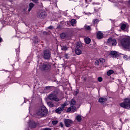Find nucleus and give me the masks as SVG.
<instances>
[{"label":"nucleus","instance_id":"nucleus-42","mask_svg":"<svg viewBox=\"0 0 130 130\" xmlns=\"http://www.w3.org/2000/svg\"><path fill=\"white\" fill-rule=\"evenodd\" d=\"M75 94L77 95V94H79V90H77L75 92Z\"/></svg>","mask_w":130,"mask_h":130},{"label":"nucleus","instance_id":"nucleus-20","mask_svg":"<svg viewBox=\"0 0 130 130\" xmlns=\"http://www.w3.org/2000/svg\"><path fill=\"white\" fill-rule=\"evenodd\" d=\"M77 103V102L75 101L74 100H72L70 102V105L71 106H73L74 105H76V104Z\"/></svg>","mask_w":130,"mask_h":130},{"label":"nucleus","instance_id":"nucleus-6","mask_svg":"<svg viewBox=\"0 0 130 130\" xmlns=\"http://www.w3.org/2000/svg\"><path fill=\"white\" fill-rule=\"evenodd\" d=\"M37 17L39 19H44L46 17V12L43 11H40L37 14Z\"/></svg>","mask_w":130,"mask_h":130},{"label":"nucleus","instance_id":"nucleus-21","mask_svg":"<svg viewBox=\"0 0 130 130\" xmlns=\"http://www.w3.org/2000/svg\"><path fill=\"white\" fill-rule=\"evenodd\" d=\"M121 29L122 30H125L126 29V24H121Z\"/></svg>","mask_w":130,"mask_h":130},{"label":"nucleus","instance_id":"nucleus-25","mask_svg":"<svg viewBox=\"0 0 130 130\" xmlns=\"http://www.w3.org/2000/svg\"><path fill=\"white\" fill-rule=\"evenodd\" d=\"M67 105H69V102L68 101H66L65 102V103L61 105V107H62V108H64L65 106H67Z\"/></svg>","mask_w":130,"mask_h":130},{"label":"nucleus","instance_id":"nucleus-15","mask_svg":"<svg viewBox=\"0 0 130 130\" xmlns=\"http://www.w3.org/2000/svg\"><path fill=\"white\" fill-rule=\"evenodd\" d=\"M29 127L31 128H35V127H36V123L34 121L30 122Z\"/></svg>","mask_w":130,"mask_h":130},{"label":"nucleus","instance_id":"nucleus-19","mask_svg":"<svg viewBox=\"0 0 130 130\" xmlns=\"http://www.w3.org/2000/svg\"><path fill=\"white\" fill-rule=\"evenodd\" d=\"M84 28L85 29V30H86L87 31H91V26H89V25H85L84 26Z\"/></svg>","mask_w":130,"mask_h":130},{"label":"nucleus","instance_id":"nucleus-13","mask_svg":"<svg viewBox=\"0 0 130 130\" xmlns=\"http://www.w3.org/2000/svg\"><path fill=\"white\" fill-rule=\"evenodd\" d=\"M106 101H107L106 98H101L99 100V102L101 103V104H104Z\"/></svg>","mask_w":130,"mask_h":130},{"label":"nucleus","instance_id":"nucleus-11","mask_svg":"<svg viewBox=\"0 0 130 130\" xmlns=\"http://www.w3.org/2000/svg\"><path fill=\"white\" fill-rule=\"evenodd\" d=\"M110 55H111L112 57H118L119 54L115 51H112L110 52Z\"/></svg>","mask_w":130,"mask_h":130},{"label":"nucleus","instance_id":"nucleus-26","mask_svg":"<svg viewBox=\"0 0 130 130\" xmlns=\"http://www.w3.org/2000/svg\"><path fill=\"white\" fill-rule=\"evenodd\" d=\"M76 23H77V21L75 19H72L71 21V24L72 25L74 26V25H75V24H76Z\"/></svg>","mask_w":130,"mask_h":130},{"label":"nucleus","instance_id":"nucleus-2","mask_svg":"<svg viewBox=\"0 0 130 130\" xmlns=\"http://www.w3.org/2000/svg\"><path fill=\"white\" fill-rule=\"evenodd\" d=\"M121 44L125 48H130V38H124L121 41Z\"/></svg>","mask_w":130,"mask_h":130},{"label":"nucleus","instance_id":"nucleus-38","mask_svg":"<svg viewBox=\"0 0 130 130\" xmlns=\"http://www.w3.org/2000/svg\"><path fill=\"white\" fill-rule=\"evenodd\" d=\"M34 3L37 4L38 3V0H32Z\"/></svg>","mask_w":130,"mask_h":130},{"label":"nucleus","instance_id":"nucleus-24","mask_svg":"<svg viewBox=\"0 0 130 130\" xmlns=\"http://www.w3.org/2000/svg\"><path fill=\"white\" fill-rule=\"evenodd\" d=\"M60 37L62 39H64L65 38L67 37V35H66V34H64V33H62V34H60Z\"/></svg>","mask_w":130,"mask_h":130},{"label":"nucleus","instance_id":"nucleus-22","mask_svg":"<svg viewBox=\"0 0 130 130\" xmlns=\"http://www.w3.org/2000/svg\"><path fill=\"white\" fill-rule=\"evenodd\" d=\"M47 105L49 107H53V106H54V105L53 104V103H52L51 102H48L47 103Z\"/></svg>","mask_w":130,"mask_h":130},{"label":"nucleus","instance_id":"nucleus-41","mask_svg":"<svg viewBox=\"0 0 130 130\" xmlns=\"http://www.w3.org/2000/svg\"><path fill=\"white\" fill-rule=\"evenodd\" d=\"M53 27L52 26H50L48 27V29H52Z\"/></svg>","mask_w":130,"mask_h":130},{"label":"nucleus","instance_id":"nucleus-10","mask_svg":"<svg viewBox=\"0 0 130 130\" xmlns=\"http://www.w3.org/2000/svg\"><path fill=\"white\" fill-rule=\"evenodd\" d=\"M77 110V108L75 106H71L69 108H68L67 110V112H72L73 113V112H75Z\"/></svg>","mask_w":130,"mask_h":130},{"label":"nucleus","instance_id":"nucleus-4","mask_svg":"<svg viewBox=\"0 0 130 130\" xmlns=\"http://www.w3.org/2000/svg\"><path fill=\"white\" fill-rule=\"evenodd\" d=\"M120 106H121V107H122L123 108L128 109V108H130V99H125L124 102L120 104Z\"/></svg>","mask_w":130,"mask_h":130},{"label":"nucleus","instance_id":"nucleus-31","mask_svg":"<svg viewBox=\"0 0 130 130\" xmlns=\"http://www.w3.org/2000/svg\"><path fill=\"white\" fill-rule=\"evenodd\" d=\"M58 123V121L57 120L53 121L52 122V123L53 125H56V124H57Z\"/></svg>","mask_w":130,"mask_h":130},{"label":"nucleus","instance_id":"nucleus-23","mask_svg":"<svg viewBox=\"0 0 130 130\" xmlns=\"http://www.w3.org/2000/svg\"><path fill=\"white\" fill-rule=\"evenodd\" d=\"M29 6V8L28 9V12H30V11L32 10V8H33V7H34V4H33V3H30Z\"/></svg>","mask_w":130,"mask_h":130},{"label":"nucleus","instance_id":"nucleus-14","mask_svg":"<svg viewBox=\"0 0 130 130\" xmlns=\"http://www.w3.org/2000/svg\"><path fill=\"white\" fill-rule=\"evenodd\" d=\"M97 38L98 39H102L103 38V34L101 31H99L97 34Z\"/></svg>","mask_w":130,"mask_h":130},{"label":"nucleus","instance_id":"nucleus-9","mask_svg":"<svg viewBox=\"0 0 130 130\" xmlns=\"http://www.w3.org/2000/svg\"><path fill=\"white\" fill-rule=\"evenodd\" d=\"M64 122L65 123V125L66 126H67V127H70V126H71V124H72V123H73V121H72V120H70L69 119H66L64 120Z\"/></svg>","mask_w":130,"mask_h":130},{"label":"nucleus","instance_id":"nucleus-1","mask_svg":"<svg viewBox=\"0 0 130 130\" xmlns=\"http://www.w3.org/2000/svg\"><path fill=\"white\" fill-rule=\"evenodd\" d=\"M48 113V111L45 106L41 107L37 112V114L38 116H41V117L43 116H46Z\"/></svg>","mask_w":130,"mask_h":130},{"label":"nucleus","instance_id":"nucleus-37","mask_svg":"<svg viewBox=\"0 0 130 130\" xmlns=\"http://www.w3.org/2000/svg\"><path fill=\"white\" fill-rule=\"evenodd\" d=\"M59 124L61 127H63V124L62 123V122H60Z\"/></svg>","mask_w":130,"mask_h":130},{"label":"nucleus","instance_id":"nucleus-28","mask_svg":"<svg viewBox=\"0 0 130 130\" xmlns=\"http://www.w3.org/2000/svg\"><path fill=\"white\" fill-rule=\"evenodd\" d=\"M113 73V70H109V71L107 72V75L108 76H110L111 75H112Z\"/></svg>","mask_w":130,"mask_h":130},{"label":"nucleus","instance_id":"nucleus-5","mask_svg":"<svg viewBox=\"0 0 130 130\" xmlns=\"http://www.w3.org/2000/svg\"><path fill=\"white\" fill-rule=\"evenodd\" d=\"M48 98H49V100H51V101H55L56 102H58V101H59V100H60L58 99V98H57L56 95H55L54 94H49Z\"/></svg>","mask_w":130,"mask_h":130},{"label":"nucleus","instance_id":"nucleus-46","mask_svg":"<svg viewBox=\"0 0 130 130\" xmlns=\"http://www.w3.org/2000/svg\"><path fill=\"white\" fill-rule=\"evenodd\" d=\"M128 59L129 60H130V56L128 57Z\"/></svg>","mask_w":130,"mask_h":130},{"label":"nucleus","instance_id":"nucleus-7","mask_svg":"<svg viewBox=\"0 0 130 130\" xmlns=\"http://www.w3.org/2000/svg\"><path fill=\"white\" fill-rule=\"evenodd\" d=\"M43 57L45 59H49V58H50V52H49V50H45L44 51Z\"/></svg>","mask_w":130,"mask_h":130},{"label":"nucleus","instance_id":"nucleus-17","mask_svg":"<svg viewBox=\"0 0 130 130\" xmlns=\"http://www.w3.org/2000/svg\"><path fill=\"white\" fill-rule=\"evenodd\" d=\"M76 119L78 121V122H81L82 121V115H78L76 117Z\"/></svg>","mask_w":130,"mask_h":130},{"label":"nucleus","instance_id":"nucleus-44","mask_svg":"<svg viewBox=\"0 0 130 130\" xmlns=\"http://www.w3.org/2000/svg\"><path fill=\"white\" fill-rule=\"evenodd\" d=\"M2 41H3V39H2V38H0V42H2Z\"/></svg>","mask_w":130,"mask_h":130},{"label":"nucleus","instance_id":"nucleus-8","mask_svg":"<svg viewBox=\"0 0 130 130\" xmlns=\"http://www.w3.org/2000/svg\"><path fill=\"white\" fill-rule=\"evenodd\" d=\"M108 43L109 44V45H112L113 46H114L116 45V40L109 38L108 40Z\"/></svg>","mask_w":130,"mask_h":130},{"label":"nucleus","instance_id":"nucleus-30","mask_svg":"<svg viewBox=\"0 0 130 130\" xmlns=\"http://www.w3.org/2000/svg\"><path fill=\"white\" fill-rule=\"evenodd\" d=\"M61 50L67 51V50H68V47L66 46H63L61 47Z\"/></svg>","mask_w":130,"mask_h":130},{"label":"nucleus","instance_id":"nucleus-33","mask_svg":"<svg viewBox=\"0 0 130 130\" xmlns=\"http://www.w3.org/2000/svg\"><path fill=\"white\" fill-rule=\"evenodd\" d=\"M100 61L99 60H96L95 62V66H99Z\"/></svg>","mask_w":130,"mask_h":130},{"label":"nucleus","instance_id":"nucleus-12","mask_svg":"<svg viewBox=\"0 0 130 130\" xmlns=\"http://www.w3.org/2000/svg\"><path fill=\"white\" fill-rule=\"evenodd\" d=\"M63 108H62V107H60L59 108H58L56 110H55V112L56 113H58V114H60V113H61V112H62V111H63Z\"/></svg>","mask_w":130,"mask_h":130},{"label":"nucleus","instance_id":"nucleus-29","mask_svg":"<svg viewBox=\"0 0 130 130\" xmlns=\"http://www.w3.org/2000/svg\"><path fill=\"white\" fill-rule=\"evenodd\" d=\"M99 61L101 62V63H104V62H105V59H104L103 58H100Z\"/></svg>","mask_w":130,"mask_h":130},{"label":"nucleus","instance_id":"nucleus-3","mask_svg":"<svg viewBox=\"0 0 130 130\" xmlns=\"http://www.w3.org/2000/svg\"><path fill=\"white\" fill-rule=\"evenodd\" d=\"M38 66H40V69L42 71H45V72H49L51 70V66L48 63H43L42 65L38 64Z\"/></svg>","mask_w":130,"mask_h":130},{"label":"nucleus","instance_id":"nucleus-32","mask_svg":"<svg viewBox=\"0 0 130 130\" xmlns=\"http://www.w3.org/2000/svg\"><path fill=\"white\" fill-rule=\"evenodd\" d=\"M46 90H48V91H51V87L50 86H47L46 87Z\"/></svg>","mask_w":130,"mask_h":130},{"label":"nucleus","instance_id":"nucleus-36","mask_svg":"<svg viewBox=\"0 0 130 130\" xmlns=\"http://www.w3.org/2000/svg\"><path fill=\"white\" fill-rule=\"evenodd\" d=\"M123 58L124 59H125V60H127L128 59V58H127V55H124L123 56Z\"/></svg>","mask_w":130,"mask_h":130},{"label":"nucleus","instance_id":"nucleus-18","mask_svg":"<svg viewBox=\"0 0 130 130\" xmlns=\"http://www.w3.org/2000/svg\"><path fill=\"white\" fill-rule=\"evenodd\" d=\"M84 41H85V43H86V44H89V43H90V42H91V39L89 38H85L84 39Z\"/></svg>","mask_w":130,"mask_h":130},{"label":"nucleus","instance_id":"nucleus-34","mask_svg":"<svg viewBox=\"0 0 130 130\" xmlns=\"http://www.w3.org/2000/svg\"><path fill=\"white\" fill-rule=\"evenodd\" d=\"M99 20L98 19L94 20L93 21V24H97V23H99Z\"/></svg>","mask_w":130,"mask_h":130},{"label":"nucleus","instance_id":"nucleus-16","mask_svg":"<svg viewBox=\"0 0 130 130\" xmlns=\"http://www.w3.org/2000/svg\"><path fill=\"white\" fill-rule=\"evenodd\" d=\"M75 52L77 55H80V54H82V50H81V49H80L79 48H76Z\"/></svg>","mask_w":130,"mask_h":130},{"label":"nucleus","instance_id":"nucleus-39","mask_svg":"<svg viewBox=\"0 0 130 130\" xmlns=\"http://www.w3.org/2000/svg\"><path fill=\"white\" fill-rule=\"evenodd\" d=\"M44 130H51V128H45L44 129Z\"/></svg>","mask_w":130,"mask_h":130},{"label":"nucleus","instance_id":"nucleus-43","mask_svg":"<svg viewBox=\"0 0 130 130\" xmlns=\"http://www.w3.org/2000/svg\"><path fill=\"white\" fill-rule=\"evenodd\" d=\"M37 42H38V40L37 39V38H36V43H37Z\"/></svg>","mask_w":130,"mask_h":130},{"label":"nucleus","instance_id":"nucleus-47","mask_svg":"<svg viewBox=\"0 0 130 130\" xmlns=\"http://www.w3.org/2000/svg\"><path fill=\"white\" fill-rule=\"evenodd\" d=\"M27 130H29V129H27Z\"/></svg>","mask_w":130,"mask_h":130},{"label":"nucleus","instance_id":"nucleus-45","mask_svg":"<svg viewBox=\"0 0 130 130\" xmlns=\"http://www.w3.org/2000/svg\"><path fill=\"white\" fill-rule=\"evenodd\" d=\"M128 4H130V0H129V1H128Z\"/></svg>","mask_w":130,"mask_h":130},{"label":"nucleus","instance_id":"nucleus-40","mask_svg":"<svg viewBox=\"0 0 130 130\" xmlns=\"http://www.w3.org/2000/svg\"><path fill=\"white\" fill-rule=\"evenodd\" d=\"M48 34V33H47V32H46V31H44L43 32V35H47Z\"/></svg>","mask_w":130,"mask_h":130},{"label":"nucleus","instance_id":"nucleus-27","mask_svg":"<svg viewBox=\"0 0 130 130\" xmlns=\"http://www.w3.org/2000/svg\"><path fill=\"white\" fill-rule=\"evenodd\" d=\"M80 47H82V43L78 42L76 45V48H80Z\"/></svg>","mask_w":130,"mask_h":130},{"label":"nucleus","instance_id":"nucleus-35","mask_svg":"<svg viewBox=\"0 0 130 130\" xmlns=\"http://www.w3.org/2000/svg\"><path fill=\"white\" fill-rule=\"evenodd\" d=\"M98 80L99 81V82H102L103 81L102 77H99L98 78Z\"/></svg>","mask_w":130,"mask_h":130}]
</instances>
